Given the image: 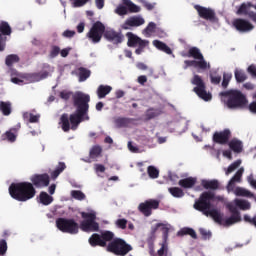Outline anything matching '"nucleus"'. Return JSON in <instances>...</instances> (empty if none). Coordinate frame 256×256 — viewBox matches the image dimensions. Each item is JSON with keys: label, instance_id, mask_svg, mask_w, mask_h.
<instances>
[{"label": "nucleus", "instance_id": "nucleus-9", "mask_svg": "<svg viewBox=\"0 0 256 256\" xmlns=\"http://www.w3.org/2000/svg\"><path fill=\"white\" fill-rule=\"evenodd\" d=\"M105 31V24L101 21H96L86 34V37L90 39L92 43H100L101 39H103V35H105Z\"/></svg>", "mask_w": 256, "mask_h": 256}, {"label": "nucleus", "instance_id": "nucleus-14", "mask_svg": "<svg viewBox=\"0 0 256 256\" xmlns=\"http://www.w3.org/2000/svg\"><path fill=\"white\" fill-rule=\"evenodd\" d=\"M13 31L9 22H0V51H5V46L7 45V36L11 35Z\"/></svg>", "mask_w": 256, "mask_h": 256}, {"label": "nucleus", "instance_id": "nucleus-11", "mask_svg": "<svg viewBox=\"0 0 256 256\" xmlns=\"http://www.w3.org/2000/svg\"><path fill=\"white\" fill-rule=\"evenodd\" d=\"M153 209H159L158 200H146L145 202L140 203L138 206V210L143 214L144 217H151L153 214Z\"/></svg>", "mask_w": 256, "mask_h": 256}, {"label": "nucleus", "instance_id": "nucleus-8", "mask_svg": "<svg viewBox=\"0 0 256 256\" xmlns=\"http://www.w3.org/2000/svg\"><path fill=\"white\" fill-rule=\"evenodd\" d=\"M56 227L62 233H69L70 235H77L79 233V223L75 219L58 218L56 220Z\"/></svg>", "mask_w": 256, "mask_h": 256}, {"label": "nucleus", "instance_id": "nucleus-1", "mask_svg": "<svg viewBox=\"0 0 256 256\" xmlns=\"http://www.w3.org/2000/svg\"><path fill=\"white\" fill-rule=\"evenodd\" d=\"M73 105L76 109L75 113L67 114L64 113L60 117L61 128L64 133L69 131H77V127L83 123V121H89V102L91 96L83 92H76L73 95Z\"/></svg>", "mask_w": 256, "mask_h": 256}, {"label": "nucleus", "instance_id": "nucleus-57", "mask_svg": "<svg viewBox=\"0 0 256 256\" xmlns=\"http://www.w3.org/2000/svg\"><path fill=\"white\" fill-rule=\"evenodd\" d=\"M231 74H224L223 75V81H222V87L224 89H227L228 85H229V81H231Z\"/></svg>", "mask_w": 256, "mask_h": 256}, {"label": "nucleus", "instance_id": "nucleus-32", "mask_svg": "<svg viewBox=\"0 0 256 256\" xmlns=\"http://www.w3.org/2000/svg\"><path fill=\"white\" fill-rule=\"evenodd\" d=\"M114 124L117 129H123L124 127H129V125L131 124V119L125 117H118L114 119Z\"/></svg>", "mask_w": 256, "mask_h": 256}, {"label": "nucleus", "instance_id": "nucleus-12", "mask_svg": "<svg viewBox=\"0 0 256 256\" xmlns=\"http://www.w3.org/2000/svg\"><path fill=\"white\" fill-rule=\"evenodd\" d=\"M30 181L33 184V187L37 189H43V187H49V183H51V178L49 174H34L30 177Z\"/></svg>", "mask_w": 256, "mask_h": 256}, {"label": "nucleus", "instance_id": "nucleus-22", "mask_svg": "<svg viewBox=\"0 0 256 256\" xmlns=\"http://www.w3.org/2000/svg\"><path fill=\"white\" fill-rule=\"evenodd\" d=\"M249 7H255V5H252L251 3H243L242 5H240L239 9L237 10V13L238 15H247L249 19L256 23V13L253 11H249Z\"/></svg>", "mask_w": 256, "mask_h": 256}, {"label": "nucleus", "instance_id": "nucleus-6", "mask_svg": "<svg viewBox=\"0 0 256 256\" xmlns=\"http://www.w3.org/2000/svg\"><path fill=\"white\" fill-rule=\"evenodd\" d=\"M81 217L84 219L80 223L81 231H84V233H95L99 231V222L96 221L97 214L95 212H81Z\"/></svg>", "mask_w": 256, "mask_h": 256}, {"label": "nucleus", "instance_id": "nucleus-58", "mask_svg": "<svg viewBox=\"0 0 256 256\" xmlns=\"http://www.w3.org/2000/svg\"><path fill=\"white\" fill-rule=\"evenodd\" d=\"M128 11L130 13H139L141 11V7L137 6L135 3H131L128 7Z\"/></svg>", "mask_w": 256, "mask_h": 256}, {"label": "nucleus", "instance_id": "nucleus-37", "mask_svg": "<svg viewBox=\"0 0 256 256\" xmlns=\"http://www.w3.org/2000/svg\"><path fill=\"white\" fill-rule=\"evenodd\" d=\"M187 57H193V59H196L198 61L199 59H203V54L201 53V50H199V48L191 47L188 50Z\"/></svg>", "mask_w": 256, "mask_h": 256}, {"label": "nucleus", "instance_id": "nucleus-24", "mask_svg": "<svg viewBox=\"0 0 256 256\" xmlns=\"http://www.w3.org/2000/svg\"><path fill=\"white\" fill-rule=\"evenodd\" d=\"M245 169L240 168L235 175L230 179L227 185V190L228 191H233L235 189V183H241V177H243Z\"/></svg>", "mask_w": 256, "mask_h": 256}, {"label": "nucleus", "instance_id": "nucleus-39", "mask_svg": "<svg viewBox=\"0 0 256 256\" xmlns=\"http://www.w3.org/2000/svg\"><path fill=\"white\" fill-rule=\"evenodd\" d=\"M64 169H67V165L64 162H59L58 166L54 171L51 172V177L53 179H57L61 173H63Z\"/></svg>", "mask_w": 256, "mask_h": 256}, {"label": "nucleus", "instance_id": "nucleus-47", "mask_svg": "<svg viewBox=\"0 0 256 256\" xmlns=\"http://www.w3.org/2000/svg\"><path fill=\"white\" fill-rule=\"evenodd\" d=\"M71 196L73 199H77L78 201H83L85 199V193H83L81 190H72Z\"/></svg>", "mask_w": 256, "mask_h": 256}, {"label": "nucleus", "instance_id": "nucleus-30", "mask_svg": "<svg viewBox=\"0 0 256 256\" xmlns=\"http://www.w3.org/2000/svg\"><path fill=\"white\" fill-rule=\"evenodd\" d=\"M111 91H113V87L109 85H100L97 89L98 99H105Z\"/></svg>", "mask_w": 256, "mask_h": 256}, {"label": "nucleus", "instance_id": "nucleus-18", "mask_svg": "<svg viewBox=\"0 0 256 256\" xmlns=\"http://www.w3.org/2000/svg\"><path fill=\"white\" fill-rule=\"evenodd\" d=\"M233 26L237 31H241L242 33H245L247 31H253L254 26L249 21L241 18H237L233 21Z\"/></svg>", "mask_w": 256, "mask_h": 256}, {"label": "nucleus", "instance_id": "nucleus-53", "mask_svg": "<svg viewBox=\"0 0 256 256\" xmlns=\"http://www.w3.org/2000/svg\"><path fill=\"white\" fill-rule=\"evenodd\" d=\"M155 29H157V24L150 22L144 31L147 33V35H151V33H155Z\"/></svg>", "mask_w": 256, "mask_h": 256}, {"label": "nucleus", "instance_id": "nucleus-50", "mask_svg": "<svg viewBox=\"0 0 256 256\" xmlns=\"http://www.w3.org/2000/svg\"><path fill=\"white\" fill-rule=\"evenodd\" d=\"M127 223H128V221H127V219H125V218L117 219V220L115 221L116 227H117L118 229H122V230L127 229Z\"/></svg>", "mask_w": 256, "mask_h": 256}, {"label": "nucleus", "instance_id": "nucleus-27", "mask_svg": "<svg viewBox=\"0 0 256 256\" xmlns=\"http://www.w3.org/2000/svg\"><path fill=\"white\" fill-rule=\"evenodd\" d=\"M0 111L5 117H9L13 113V104L9 101H0Z\"/></svg>", "mask_w": 256, "mask_h": 256}, {"label": "nucleus", "instance_id": "nucleus-48", "mask_svg": "<svg viewBox=\"0 0 256 256\" xmlns=\"http://www.w3.org/2000/svg\"><path fill=\"white\" fill-rule=\"evenodd\" d=\"M240 166H241V160H236L235 162L229 165V167L226 170V175L233 173V171H235V169H238Z\"/></svg>", "mask_w": 256, "mask_h": 256}, {"label": "nucleus", "instance_id": "nucleus-45", "mask_svg": "<svg viewBox=\"0 0 256 256\" xmlns=\"http://www.w3.org/2000/svg\"><path fill=\"white\" fill-rule=\"evenodd\" d=\"M147 172L150 179H157L159 177V170L155 166H148Z\"/></svg>", "mask_w": 256, "mask_h": 256}, {"label": "nucleus", "instance_id": "nucleus-51", "mask_svg": "<svg viewBox=\"0 0 256 256\" xmlns=\"http://www.w3.org/2000/svg\"><path fill=\"white\" fill-rule=\"evenodd\" d=\"M115 13L117 15L123 16V15H127V13H129L128 8L125 5H119L116 9H115Z\"/></svg>", "mask_w": 256, "mask_h": 256}, {"label": "nucleus", "instance_id": "nucleus-60", "mask_svg": "<svg viewBox=\"0 0 256 256\" xmlns=\"http://www.w3.org/2000/svg\"><path fill=\"white\" fill-rule=\"evenodd\" d=\"M72 92L61 91L60 92V99H64V101H69L71 99Z\"/></svg>", "mask_w": 256, "mask_h": 256}, {"label": "nucleus", "instance_id": "nucleus-41", "mask_svg": "<svg viewBox=\"0 0 256 256\" xmlns=\"http://www.w3.org/2000/svg\"><path fill=\"white\" fill-rule=\"evenodd\" d=\"M195 69H202V71H205L206 69H211V64L207 63L205 58L202 57V59L196 60Z\"/></svg>", "mask_w": 256, "mask_h": 256}, {"label": "nucleus", "instance_id": "nucleus-7", "mask_svg": "<svg viewBox=\"0 0 256 256\" xmlns=\"http://www.w3.org/2000/svg\"><path fill=\"white\" fill-rule=\"evenodd\" d=\"M191 84L195 85L193 92L196 93L200 99H203V101H211V99H213L211 93L207 92V86L201 76L195 74L191 79Z\"/></svg>", "mask_w": 256, "mask_h": 256}, {"label": "nucleus", "instance_id": "nucleus-23", "mask_svg": "<svg viewBox=\"0 0 256 256\" xmlns=\"http://www.w3.org/2000/svg\"><path fill=\"white\" fill-rule=\"evenodd\" d=\"M17 133L19 128L12 127L1 135V141H8V143H15L17 141Z\"/></svg>", "mask_w": 256, "mask_h": 256}, {"label": "nucleus", "instance_id": "nucleus-10", "mask_svg": "<svg viewBox=\"0 0 256 256\" xmlns=\"http://www.w3.org/2000/svg\"><path fill=\"white\" fill-rule=\"evenodd\" d=\"M163 241L160 243V249L155 253V248L153 251L149 250L151 256H167L169 253V243H167V239H169V228L163 227Z\"/></svg>", "mask_w": 256, "mask_h": 256}, {"label": "nucleus", "instance_id": "nucleus-64", "mask_svg": "<svg viewBox=\"0 0 256 256\" xmlns=\"http://www.w3.org/2000/svg\"><path fill=\"white\" fill-rule=\"evenodd\" d=\"M248 109L250 113H253L254 115H256V101L251 102L248 106Z\"/></svg>", "mask_w": 256, "mask_h": 256}, {"label": "nucleus", "instance_id": "nucleus-55", "mask_svg": "<svg viewBox=\"0 0 256 256\" xmlns=\"http://www.w3.org/2000/svg\"><path fill=\"white\" fill-rule=\"evenodd\" d=\"M199 233H200L202 239H204V240L211 239V232L207 231V229L200 228Z\"/></svg>", "mask_w": 256, "mask_h": 256}, {"label": "nucleus", "instance_id": "nucleus-17", "mask_svg": "<svg viewBox=\"0 0 256 256\" xmlns=\"http://www.w3.org/2000/svg\"><path fill=\"white\" fill-rule=\"evenodd\" d=\"M159 227H165L163 224L158 223L154 227L151 228L150 233L148 234V237L146 239V242L148 244L149 251H153L155 249V240L157 239V231L159 230Z\"/></svg>", "mask_w": 256, "mask_h": 256}, {"label": "nucleus", "instance_id": "nucleus-46", "mask_svg": "<svg viewBox=\"0 0 256 256\" xmlns=\"http://www.w3.org/2000/svg\"><path fill=\"white\" fill-rule=\"evenodd\" d=\"M59 53H61V48L57 45H52L49 52L50 59H55V57L59 56Z\"/></svg>", "mask_w": 256, "mask_h": 256}, {"label": "nucleus", "instance_id": "nucleus-19", "mask_svg": "<svg viewBox=\"0 0 256 256\" xmlns=\"http://www.w3.org/2000/svg\"><path fill=\"white\" fill-rule=\"evenodd\" d=\"M219 221H215V223H218V225H222L223 227H231V225H235V223L241 222V216H233L223 219V214L219 212L218 216Z\"/></svg>", "mask_w": 256, "mask_h": 256}, {"label": "nucleus", "instance_id": "nucleus-21", "mask_svg": "<svg viewBox=\"0 0 256 256\" xmlns=\"http://www.w3.org/2000/svg\"><path fill=\"white\" fill-rule=\"evenodd\" d=\"M48 77L49 73L47 71L28 73L25 75V79L29 81V83H39V81H43V79H47Z\"/></svg>", "mask_w": 256, "mask_h": 256}, {"label": "nucleus", "instance_id": "nucleus-36", "mask_svg": "<svg viewBox=\"0 0 256 256\" xmlns=\"http://www.w3.org/2000/svg\"><path fill=\"white\" fill-rule=\"evenodd\" d=\"M234 77L238 83H245L247 81V73L244 70L236 68L234 71Z\"/></svg>", "mask_w": 256, "mask_h": 256}, {"label": "nucleus", "instance_id": "nucleus-20", "mask_svg": "<svg viewBox=\"0 0 256 256\" xmlns=\"http://www.w3.org/2000/svg\"><path fill=\"white\" fill-rule=\"evenodd\" d=\"M141 25H145V19L139 16H134L125 21L122 25V29L128 30L130 27H141Z\"/></svg>", "mask_w": 256, "mask_h": 256}, {"label": "nucleus", "instance_id": "nucleus-59", "mask_svg": "<svg viewBox=\"0 0 256 256\" xmlns=\"http://www.w3.org/2000/svg\"><path fill=\"white\" fill-rule=\"evenodd\" d=\"M7 253V241L1 240L0 241V255H5Z\"/></svg>", "mask_w": 256, "mask_h": 256}, {"label": "nucleus", "instance_id": "nucleus-33", "mask_svg": "<svg viewBox=\"0 0 256 256\" xmlns=\"http://www.w3.org/2000/svg\"><path fill=\"white\" fill-rule=\"evenodd\" d=\"M178 237L189 235L192 239H197V232L193 228L184 227L177 232Z\"/></svg>", "mask_w": 256, "mask_h": 256}, {"label": "nucleus", "instance_id": "nucleus-5", "mask_svg": "<svg viewBox=\"0 0 256 256\" xmlns=\"http://www.w3.org/2000/svg\"><path fill=\"white\" fill-rule=\"evenodd\" d=\"M221 95L223 97H228V100L226 101L228 109H243V107L247 106V97L244 96L242 91L230 90L222 92Z\"/></svg>", "mask_w": 256, "mask_h": 256}, {"label": "nucleus", "instance_id": "nucleus-54", "mask_svg": "<svg viewBox=\"0 0 256 256\" xmlns=\"http://www.w3.org/2000/svg\"><path fill=\"white\" fill-rule=\"evenodd\" d=\"M147 45H149V40H146L145 42L138 44V48L135 50L136 55H141V53H143Z\"/></svg>", "mask_w": 256, "mask_h": 256}, {"label": "nucleus", "instance_id": "nucleus-34", "mask_svg": "<svg viewBox=\"0 0 256 256\" xmlns=\"http://www.w3.org/2000/svg\"><path fill=\"white\" fill-rule=\"evenodd\" d=\"M234 193L237 197H248L249 199H252L253 197H255V194H253L251 191L242 187H237Z\"/></svg>", "mask_w": 256, "mask_h": 256}, {"label": "nucleus", "instance_id": "nucleus-31", "mask_svg": "<svg viewBox=\"0 0 256 256\" xmlns=\"http://www.w3.org/2000/svg\"><path fill=\"white\" fill-rule=\"evenodd\" d=\"M153 45H154V47H156V49H159V51H163V53H166V55L173 54V50H171L167 46V44H165V42H161L160 40H154Z\"/></svg>", "mask_w": 256, "mask_h": 256}, {"label": "nucleus", "instance_id": "nucleus-38", "mask_svg": "<svg viewBox=\"0 0 256 256\" xmlns=\"http://www.w3.org/2000/svg\"><path fill=\"white\" fill-rule=\"evenodd\" d=\"M168 191L172 197H175L176 199H181V197H185V192H183V189L179 187H170L168 188Z\"/></svg>", "mask_w": 256, "mask_h": 256}, {"label": "nucleus", "instance_id": "nucleus-2", "mask_svg": "<svg viewBox=\"0 0 256 256\" xmlns=\"http://www.w3.org/2000/svg\"><path fill=\"white\" fill-rule=\"evenodd\" d=\"M91 247H106L108 253L117 256H125L133 251V246L122 238H115V233L109 230L101 231L100 234L94 233L89 238Z\"/></svg>", "mask_w": 256, "mask_h": 256}, {"label": "nucleus", "instance_id": "nucleus-4", "mask_svg": "<svg viewBox=\"0 0 256 256\" xmlns=\"http://www.w3.org/2000/svg\"><path fill=\"white\" fill-rule=\"evenodd\" d=\"M9 194L12 199L24 203L37 195V190L31 182L12 183L9 186Z\"/></svg>", "mask_w": 256, "mask_h": 256}, {"label": "nucleus", "instance_id": "nucleus-63", "mask_svg": "<svg viewBox=\"0 0 256 256\" xmlns=\"http://www.w3.org/2000/svg\"><path fill=\"white\" fill-rule=\"evenodd\" d=\"M247 72L250 73V75H252V77H256V66H255V64H251L247 68Z\"/></svg>", "mask_w": 256, "mask_h": 256}, {"label": "nucleus", "instance_id": "nucleus-42", "mask_svg": "<svg viewBox=\"0 0 256 256\" xmlns=\"http://www.w3.org/2000/svg\"><path fill=\"white\" fill-rule=\"evenodd\" d=\"M39 197L42 205H51L53 203V196L48 195L47 192H41Z\"/></svg>", "mask_w": 256, "mask_h": 256}, {"label": "nucleus", "instance_id": "nucleus-16", "mask_svg": "<svg viewBox=\"0 0 256 256\" xmlns=\"http://www.w3.org/2000/svg\"><path fill=\"white\" fill-rule=\"evenodd\" d=\"M104 37L107 41H111L115 45H119V43H123V34L121 32H116L113 29H106L104 32Z\"/></svg>", "mask_w": 256, "mask_h": 256}, {"label": "nucleus", "instance_id": "nucleus-49", "mask_svg": "<svg viewBox=\"0 0 256 256\" xmlns=\"http://www.w3.org/2000/svg\"><path fill=\"white\" fill-rule=\"evenodd\" d=\"M160 113L158 112V110H155L153 108H150L146 111V118L148 119V121H150V119H155V117H159Z\"/></svg>", "mask_w": 256, "mask_h": 256}, {"label": "nucleus", "instance_id": "nucleus-15", "mask_svg": "<svg viewBox=\"0 0 256 256\" xmlns=\"http://www.w3.org/2000/svg\"><path fill=\"white\" fill-rule=\"evenodd\" d=\"M212 139L213 142L218 145H228L229 139H231V130L224 129L220 132H214Z\"/></svg>", "mask_w": 256, "mask_h": 256}, {"label": "nucleus", "instance_id": "nucleus-3", "mask_svg": "<svg viewBox=\"0 0 256 256\" xmlns=\"http://www.w3.org/2000/svg\"><path fill=\"white\" fill-rule=\"evenodd\" d=\"M215 200V193L212 191L203 192L193 205L196 211H200L206 217H212L214 221H219V210L213 208L211 201Z\"/></svg>", "mask_w": 256, "mask_h": 256}, {"label": "nucleus", "instance_id": "nucleus-56", "mask_svg": "<svg viewBox=\"0 0 256 256\" xmlns=\"http://www.w3.org/2000/svg\"><path fill=\"white\" fill-rule=\"evenodd\" d=\"M140 3L147 9V11H153L155 9V3H149L146 0H140Z\"/></svg>", "mask_w": 256, "mask_h": 256}, {"label": "nucleus", "instance_id": "nucleus-13", "mask_svg": "<svg viewBox=\"0 0 256 256\" xmlns=\"http://www.w3.org/2000/svg\"><path fill=\"white\" fill-rule=\"evenodd\" d=\"M194 9L197 11L201 19H205V21H210V23H215V19H217L215 10L201 5H195Z\"/></svg>", "mask_w": 256, "mask_h": 256}, {"label": "nucleus", "instance_id": "nucleus-40", "mask_svg": "<svg viewBox=\"0 0 256 256\" xmlns=\"http://www.w3.org/2000/svg\"><path fill=\"white\" fill-rule=\"evenodd\" d=\"M78 71H79L80 83L83 81H87V79H89V77H91V70H88L84 67H80Z\"/></svg>", "mask_w": 256, "mask_h": 256}, {"label": "nucleus", "instance_id": "nucleus-29", "mask_svg": "<svg viewBox=\"0 0 256 256\" xmlns=\"http://www.w3.org/2000/svg\"><path fill=\"white\" fill-rule=\"evenodd\" d=\"M201 185L204 189L217 191L219 189V180H202Z\"/></svg>", "mask_w": 256, "mask_h": 256}, {"label": "nucleus", "instance_id": "nucleus-43", "mask_svg": "<svg viewBox=\"0 0 256 256\" xmlns=\"http://www.w3.org/2000/svg\"><path fill=\"white\" fill-rule=\"evenodd\" d=\"M5 63L7 67H13L14 63H19V56L17 54H10L6 57Z\"/></svg>", "mask_w": 256, "mask_h": 256}, {"label": "nucleus", "instance_id": "nucleus-62", "mask_svg": "<svg viewBox=\"0 0 256 256\" xmlns=\"http://www.w3.org/2000/svg\"><path fill=\"white\" fill-rule=\"evenodd\" d=\"M89 2V0H74V7H83V5H86Z\"/></svg>", "mask_w": 256, "mask_h": 256}, {"label": "nucleus", "instance_id": "nucleus-35", "mask_svg": "<svg viewBox=\"0 0 256 256\" xmlns=\"http://www.w3.org/2000/svg\"><path fill=\"white\" fill-rule=\"evenodd\" d=\"M234 203L238 207V209H241V211H249V209H251V203L247 200H241L236 198L234 200Z\"/></svg>", "mask_w": 256, "mask_h": 256}, {"label": "nucleus", "instance_id": "nucleus-61", "mask_svg": "<svg viewBox=\"0 0 256 256\" xmlns=\"http://www.w3.org/2000/svg\"><path fill=\"white\" fill-rule=\"evenodd\" d=\"M210 79H211V83H213V85H219L221 83V76L219 75H210Z\"/></svg>", "mask_w": 256, "mask_h": 256}, {"label": "nucleus", "instance_id": "nucleus-44", "mask_svg": "<svg viewBox=\"0 0 256 256\" xmlns=\"http://www.w3.org/2000/svg\"><path fill=\"white\" fill-rule=\"evenodd\" d=\"M103 153V148L99 145H95L90 150V158L91 159H97Z\"/></svg>", "mask_w": 256, "mask_h": 256}, {"label": "nucleus", "instance_id": "nucleus-28", "mask_svg": "<svg viewBox=\"0 0 256 256\" xmlns=\"http://www.w3.org/2000/svg\"><path fill=\"white\" fill-rule=\"evenodd\" d=\"M195 183H197V178L188 177V178L179 180L178 185L180 187H183L184 189H191L195 187Z\"/></svg>", "mask_w": 256, "mask_h": 256}, {"label": "nucleus", "instance_id": "nucleus-25", "mask_svg": "<svg viewBox=\"0 0 256 256\" xmlns=\"http://www.w3.org/2000/svg\"><path fill=\"white\" fill-rule=\"evenodd\" d=\"M126 37L128 38V42H127L128 47H137V45H140L142 43H145V41H147L139 38V36L133 34L132 32H127Z\"/></svg>", "mask_w": 256, "mask_h": 256}, {"label": "nucleus", "instance_id": "nucleus-52", "mask_svg": "<svg viewBox=\"0 0 256 256\" xmlns=\"http://www.w3.org/2000/svg\"><path fill=\"white\" fill-rule=\"evenodd\" d=\"M227 209L230 211V213H232L233 216L236 217H241V213L239 212V210L237 209V206L233 205V204H227Z\"/></svg>", "mask_w": 256, "mask_h": 256}, {"label": "nucleus", "instance_id": "nucleus-26", "mask_svg": "<svg viewBox=\"0 0 256 256\" xmlns=\"http://www.w3.org/2000/svg\"><path fill=\"white\" fill-rule=\"evenodd\" d=\"M228 146L234 153H243V141L237 138H233L229 141Z\"/></svg>", "mask_w": 256, "mask_h": 256}]
</instances>
